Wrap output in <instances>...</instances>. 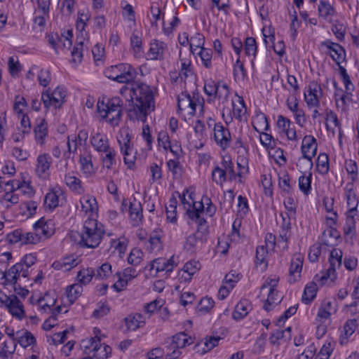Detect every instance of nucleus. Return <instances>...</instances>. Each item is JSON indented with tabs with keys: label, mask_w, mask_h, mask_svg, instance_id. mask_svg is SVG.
I'll use <instances>...</instances> for the list:
<instances>
[{
	"label": "nucleus",
	"mask_w": 359,
	"mask_h": 359,
	"mask_svg": "<svg viewBox=\"0 0 359 359\" xmlns=\"http://www.w3.org/2000/svg\"><path fill=\"white\" fill-rule=\"evenodd\" d=\"M133 104L128 111L131 121L145 122L150 111L154 109V89L146 83H139L132 90Z\"/></svg>",
	"instance_id": "1"
},
{
	"label": "nucleus",
	"mask_w": 359,
	"mask_h": 359,
	"mask_svg": "<svg viewBox=\"0 0 359 359\" xmlns=\"http://www.w3.org/2000/svg\"><path fill=\"white\" fill-rule=\"evenodd\" d=\"M203 209V203L194 202L187 211L189 218L198 224L196 231L187 236L184 244V250L190 255L195 253L206 241L208 226L205 218L200 217Z\"/></svg>",
	"instance_id": "2"
},
{
	"label": "nucleus",
	"mask_w": 359,
	"mask_h": 359,
	"mask_svg": "<svg viewBox=\"0 0 359 359\" xmlns=\"http://www.w3.org/2000/svg\"><path fill=\"white\" fill-rule=\"evenodd\" d=\"M104 226L96 219H87L83 226L81 233L72 231L70 238L83 247L95 248L99 245L104 234Z\"/></svg>",
	"instance_id": "3"
},
{
	"label": "nucleus",
	"mask_w": 359,
	"mask_h": 359,
	"mask_svg": "<svg viewBox=\"0 0 359 359\" xmlns=\"http://www.w3.org/2000/svg\"><path fill=\"white\" fill-rule=\"evenodd\" d=\"M97 109L100 117L112 127L118 126L123 114V101L118 97L99 100Z\"/></svg>",
	"instance_id": "4"
},
{
	"label": "nucleus",
	"mask_w": 359,
	"mask_h": 359,
	"mask_svg": "<svg viewBox=\"0 0 359 359\" xmlns=\"http://www.w3.org/2000/svg\"><path fill=\"white\" fill-rule=\"evenodd\" d=\"M104 75L121 83H128L136 77L135 69L129 64L121 63L112 65L104 70Z\"/></svg>",
	"instance_id": "5"
},
{
	"label": "nucleus",
	"mask_w": 359,
	"mask_h": 359,
	"mask_svg": "<svg viewBox=\"0 0 359 359\" xmlns=\"http://www.w3.org/2000/svg\"><path fill=\"white\" fill-rule=\"evenodd\" d=\"M117 141L120 146L121 152L123 155L125 164L129 168L135 163V156L131 144V134L128 128H121L117 136Z\"/></svg>",
	"instance_id": "6"
},
{
	"label": "nucleus",
	"mask_w": 359,
	"mask_h": 359,
	"mask_svg": "<svg viewBox=\"0 0 359 359\" xmlns=\"http://www.w3.org/2000/svg\"><path fill=\"white\" fill-rule=\"evenodd\" d=\"M204 91L208 96H214L219 103L225 104L228 102L230 92L226 83L216 82L212 79L205 81Z\"/></svg>",
	"instance_id": "7"
},
{
	"label": "nucleus",
	"mask_w": 359,
	"mask_h": 359,
	"mask_svg": "<svg viewBox=\"0 0 359 359\" xmlns=\"http://www.w3.org/2000/svg\"><path fill=\"white\" fill-rule=\"evenodd\" d=\"M342 255L341 250L336 248L333 249L330 255V267L328 268L327 273L320 277L316 275L314 278L315 280L318 282L320 285H325L327 278H330L332 280L335 278L336 269L339 268L341 265Z\"/></svg>",
	"instance_id": "8"
},
{
	"label": "nucleus",
	"mask_w": 359,
	"mask_h": 359,
	"mask_svg": "<svg viewBox=\"0 0 359 359\" xmlns=\"http://www.w3.org/2000/svg\"><path fill=\"white\" fill-rule=\"evenodd\" d=\"M201 102L198 97H191L189 94L182 93L178 96L177 107L178 111L184 116H192L196 113V107L197 104H200Z\"/></svg>",
	"instance_id": "9"
},
{
	"label": "nucleus",
	"mask_w": 359,
	"mask_h": 359,
	"mask_svg": "<svg viewBox=\"0 0 359 359\" xmlns=\"http://www.w3.org/2000/svg\"><path fill=\"white\" fill-rule=\"evenodd\" d=\"M317 147L316 140L313 136L306 135L303 138L301 147L302 158L299 161H305L309 169L313 166L312 158L316 154Z\"/></svg>",
	"instance_id": "10"
},
{
	"label": "nucleus",
	"mask_w": 359,
	"mask_h": 359,
	"mask_svg": "<svg viewBox=\"0 0 359 359\" xmlns=\"http://www.w3.org/2000/svg\"><path fill=\"white\" fill-rule=\"evenodd\" d=\"M66 92L63 88L57 87L53 93H50L48 90L42 93L41 100L46 108L50 106L55 108L60 107L65 101Z\"/></svg>",
	"instance_id": "11"
},
{
	"label": "nucleus",
	"mask_w": 359,
	"mask_h": 359,
	"mask_svg": "<svg viewBox=\"0 0 359 359\" xmlns=\"http://www.w3.org/2000/svg\"><path fill=\"white\" fill-rule=\"evenodd\" d=\"M39 241L46 240L54 234L55 223L52 219H45L43 217L38 220L33 226Z\"/></svg>",
	"instance_id": "12"
},
{
	"label": "nucleus",
	"mask_w": 359,
	"mask_h": 359,
	"mask_svg": "<svg viewBox=\"0 0 359 359\" xmlns=\"http://www.w3.org/2000/svg\"><path fill=\"white\" fill-rule=\"evenodd\" d=\"M322 96L320 86L315 81L310 82L307 90L304 92V99L309 108H317L320 105V97Z\"/></svg>",
	"instance_id": "13"
},
{
	"label": "nucleus",
	"mask_w": 359,
	"mask_h": 359,
	"mask_svg": "<svg viewBox=\"0 0 359 359\" xmlns=\"http://www.w3.org/2000/svg\"><path fill=\"white\" fill-rule=\"evenodd\" d=\"M216 128H213L214 140L217 146L222 150L224 151L230 147L231 142V136L229 130L224 127L221 123L215 125Z\"/></svg>",
	"instance_id": "14"
},
{
	"label": "nucleus",
	"mask_w": 359,
	"mask_h": 359,
	"mask_svg": "<svg viewBox=\"0 0 359 359\" xmlns=\"http://www.w3.org/2000/svg\"><path fill=\"white\" fill-rule=\"evenodd\" d=\"M149 50L147 53V57L151 60H163L165 55L168 51V46L165 42L158 40L152 39L149 44Z\"/></svg>",
	"instance_id": "15"
},
{
	"label": "nucleus",
	"mask_w": 359,
	"mask_h": 359,
	"mask_svg": "<svg viewBox=\"0 0 359 359\" xmlns=\"http://www.w3.org/2000/svg\"><path fill=\"white\" fill-rule=\"evenodd\" d=\"M5 307L8 309V312L19 320L22 319L25 316L24 306L20 300L15 295H10L5 301Z\"/></svg>",
	"instance_id": "16"
},
{
	"label": "nucleus",
	"mask_w": 359,
	"mask_h": 359,
	"mask_svg": "<svg viewBox=\"0 0 359 359\" xmlns=\"http://www.w3.org/2000/svg\"><path fill=\"white\" fill-rule=\"evenodd\" d=\"M344 194L348 208L346 214L358 215L359 200L355 192V187L353 182H348L346 184Z\"/></svg>",
	"instance_id": "17"
},
{
	"label": "nucleus",
	"mask_w": 359,
	"mask_h": 359,
	"mask_svg": "<svg viewBox=\"0 0 359 359\" xmlns=\"http://www.w3.org/2000/svg\"><path fill=\"white\" fill-rule=\"evenodd\" d=\"M276 125L279 133H284L288 140L294 141L297 140L296 130L289 118L283 115H278L277 116Z\"/></svg>",
	"instance_id": "18"
},
{
	"label": "nucleus",
	"mask_w": 359,
	"mask_h": 359,
	"mask_svg": "<svg viewBox=\"0 0 359 359\" xmlns=\"http://www.w3.org/2000/svg\"><path fill=\"white\" fill-rule=\"evenodd\" d=\"M355 332H359V313L344 323L340 337L341 344H346L347 339Z\"/></svg>",
	"instance_id": "19"
},
{
	"label": "nucleus",
	"mask_w": 359,
	"mask_h": 359,
	"mask_svg": "<svg viewBox=\"0 0 359 359\" xmlns=\"http://www.w3.org/2000/svg\"><path fill=\"white\" fill-rule=\"evenodd\" d=\"M64 194L60 188H53L45 196L44 204L46 208L54 210L62 205Z\"/></svg>",
	"instance_id": "20"
},
{
	"label": "nucleus",
	"mask_w": 359,
	"mask_h": 359,
	"mask_svg": "<svg viewBox=\"0 0 359 359\" xmlns=\"http://www.w3.org/2000/svg\"><path fill=\"white\" fill-rule=\"evenodd\" d=\"M118 280L113 285L117 292H121L127 285L129 280L137 276V271L133 267H128L123 272L116 273Z\"/></svg>",
	"instance_id": "21"
},
{
	"label": "nucleus",
	"mask_w": 359,
	"mask_h": 359,
	"mask_svg": "<svg viewBox=\"0 0 359 359\" xmlns=\"http://www.w3.org/2000/svg\"><path fill=\"white\" fill-rule=\"evenodd\" d=\"M322 46L330 50V55L335 62L339 65L345 60L346 52L344 48L339 43L327 40L322 43Z\"/></svg>",
	"instance_id": "22"
},
{
	"label": "nucleus",
	"mask_w": 359,
	"mask_h": 359,
	"mask_svg": "<svg viewBox=\"0 0 359 359\" xmlns=\"http://www.w3.org/2000/svg\"><path fill=\"white\" fill-rule=\"evenodd\" d=\"M91 340V346L93 351L94 352L93 357L87 356L82 359H107L111 354V348L107 345H104L102 349L100 345V339L97 337L92 338Z\"/></svg>",
	"instance_id": "23"
},
{
	"label": "nucleus",
	"mask_w": 359,
	"mask_h": 359,
	"mask_svg": "<svg viewBox=\"0 0 359 359\" xmlns=\"http://www.w3.org/2000/svg\"><path fill=\"white\" fill-rule=\"evenodd\" d=\"M80 262L81 260L78 256L69 255L58 261L54 262L52 266L56 270L68 271L79 265Z\"/></svg>",
	"instance_id": "24"
},
{
	"label": "nucleus",
	"mask_w": 359,
	"mask_h": 359,
	"mask_svg": "<svg viewBox=\"0 0 359 359\" xmlns=\"http://www.w3.org/2000/svg\"><path fill=\"white\" fill-rule=\"evenodd\" d=\"M90 144L93 148L98 153L102 154L103 151L110 148L109 139L107 136L102 133L97 132L91 135Z\"/></svg>",
	"instance_id": "25"
},
{
	"label": "nucleus",
	"mask_w": 359,
	"mask_h": 359,
	"mask_svg": "<svg viewBox=\"0 0 359 359\" xmlns=\"http://www.w3.org/2000/svg\"><path fill=\"white\" fill-rule=\"evenodd\" d=\"M34 133L36 144L43 145L48 133V124L44 118H39L36 120Z\"/></svg>",
	"instance_id": "26"
},
{
	"label": "nucleus",
	"mask_w": 359,
	"mask_h": 359,
	"mask_svg": "<svg viewBox=\"0 0 359 359\" xmlns=\"http://www.w3.org/2000/svg\"><path fill=\"white\" fill-rule=\"evenodd\" d=\"M36 173L41 179H46L49 176V169L51 164L50 157L48 154H41L36 159Z\"/></svg>",
	"instance_id": "27"
},
{
	"label": "nucleus",
	"mask_w": 359,
	"mask_h": 359,
	"mask_svg": "<svg viewBox=\"0 0 359 359\" xmlns=\"http://www.w3.org/2000/svg\"><path fill=\"white\" fill-rule=\"evenodd\" d=\"M81 211L85 214L93 216L98 211V205L96 198L91 195H85L80 199Z\"/></svg>",
	"instance_id": "28"
},
{
	"label": "nucleus",
	"mask_w": 359,
	"mask_h": 359,
	"mask_svg": "<svg viewBox=\"0 0 359 359\" xmlns=\"http://www.w3.org/2000/svg\"><path fill=\"white\" fill-rule=\"evenodd\" d=\"M175 266V262L173 257L170 259H165L163 257H159L154 259L151 263V270H155L156 272L158 271H171Z\"/></svg>",
	"instance_id": "29"
},
{
	"label": "nucleus",
	"mask_w": 359,
	"mask_h": 359,
	"mask_svg": "<svg viewBox=\"0 0 359 359\" xmlns=\"http://www.w3.org/2000/svg\"><path fill=\"white\" fill-rule=\"evenodd\" d=\"M92 158L89 152H85L79 156L80 169L86 177H90L95 172Z\"/></svg>",
	"instance_id": "30"
},
{
	"label": "nucleus",
	"mask_w": 359,
	"mask_h": 359,
	"mask_svg": "<svg viewBox=\"0 0 359 359\" xmlns=\"http://www.w3.org/2000/svg\"><path fill=\"white\" fill-rule=\"evenodd\" d=\"M340 239L339 232L332 226H329L322 233V243L327 246H334L337 245Z\"/></svg>",
	"instance_id": "31"
},
{
	"label": "nucleus",
	"mask_w": 359,
	"mask_h": 359,
	"mask_svg": "<svg viewBox=\"0 0 359 359\" xmlns=\"http://www.w3.org/2000/svg\"><path fill=\"white\" fill-rule=\"evenodd\" d=\"M145 320L146 318L143 315L137 313L128 315L124 318V322L128 330L135 331L145 325Z\"/></svg>",
	"instance_id": "32"
},
{
	"label": "nucleus",
	"mask_w": 359,
	"mask_h": 359,
	"mask_svg": "<svg viewBox=\"0 0 359 359\" xmlns=\"http://www.w3.org/2000/svg\"><path fill=\"white\" fill-rule=\"evenodd\" d=\"M20 265H13L7 271L0 272L1 278L4 280V285H12L15 291L17 285L16 273L18 271H22V268H20Z\"/></svg>",
	"instance_id": "33"
},
{
	"label": "nucleus",
	"mask_w": 359,
	"mask_h": 359,
	"mask_svg": "<svg viewBox=\"0 0 359 359\" xmlns=\"http://www.w3.org/2000/svg\"><path fill=\"white\" fill-rule=\"evenodd\" d=\"M130 218L133 226H138L142 221L143 214L141 203L136 200L130 203Z\"/></svg>",
	"instance_id": "34"
},
{
	"label": "nucleus",
	"mask_w": 359,
	"mask_h": 359,
	"mask_svg": "<svg viewBox=\"0 0 359 359\" xmlns=\"http://www.w3.org/2000/svg\"><path fill=\"white\" fill-rule=\"evenodd\" d=\"M233 115L239 121L247 120V107L242 97L238 96L236 102L232 101Z\"/></svg>",
	"instance_id": "35"
},
{
	"label": "nucleus",
	"mask_w": 359,
	"mask_h": 359,
	"mask_svg": "<svg viewBox=\"0 0 359 359\" xmlns=\"http://www.w3.org/2000/svg\"><path fill=\"white\" fill-rule=\"evenodd\" d=\"M162 231L156 229L152 231L149 236L147 248L151 252H158L162 249Z\"/></svg>",
	"instance_id": "36"
},
{
	"label": "nucleus",
	"mask_w": 359,
	"mask_h": 359,
	"mask_svg": "<svg viewBox=\"0 0 359 359\" xmlns=\"http://www.w3.org/2000/svg\"><path fill=\"white\" fill-rule=\"evenodd\" d=\"M278 187L282 195H291L293 192L290 177L285 171L278 174Z\"/></svg>",
	"instance_id": "37"
},
{
	"label": "nucleus",
	"mask_w": 359,
	"mask_h": 359,
	"mask_svg": "<svg viewBox=\"0 0 359 359\" xmlns=\"http://www.w3.org/2000/svg\"><path fill=\"white\" fill-rule=\"evenodd\" d=\"M252 309L250 302L247 299L241 300L236 306L233 313V318L238 320L245 317Z\"/></svg>",
	"instance_id": "38"
},
{
	"label": "nucleus",
	"mask_w": 359,
	"mask_h": 359,
	"mask_svg": "<svg viewBox=\"0 0 359 359\" xmlns=\"http://www.w3.org/2000/svg\"><path fill=\"white\" fill-rule=\"evenodd\" d=\"M65 182L66 185L72 191L77 194H82L84 193V188L82 185L81 180L76 176L67 174L65 176Z\"/></svg>",
	"instance_id": "39"
},
{
	"label": "nucleus",
	"mask_w": 359,
	"mask_h": 359,
	"mask_svg": "<svg viewBox=\"0 0 359 359\" xmlns=\"http://www.w3.org/2000/svg\"><path fill=\"white\" fill-rule=\"evenodd\" d=\"M252 124L254 129L257 133L266 131L269 128L268 119L266 115L262 112H259L256 114V115L252 118Z\"/></svg>",
	"instance_id": "40"
},
{
	"label": "nucleus",
	"mask_w": 359,
	"mask_h": 359,
	"mask_svg": "<svg viewBox=\"0 0 359 359\" xmlns=\"http://www.w3.org/2000/svg\"><path fill=\"white\" fill-rule=\"evenodd\" d=\"M19 203V196L13 191H6L0 197V205L2 208L8 210Z\"/></svg>",
	"instance_id": "41"
},
{
	"label": "nucleus",
	"mask_w": 359,
	"mask_h": 359,
	"mask_svg": "<svg viewBox=\"0 0 359 359\" xmlns=\"http://www.w3.org/2000/svg\"><path fill=\"white\" fill-rule=\"evenodd\" d=\"M90 18V13L88 9H82L78 11L76 27L82 37H83V32L86 29Z\"/></svg>",
	"instance_id": "42"
},
{
	"label": "nucleus",
	"mask_w": 359,
	"mask_h": 359,
	"mask_svg": "<svg viewBox=\"0 0 359 359\" xmlns=\"http://www.w3.org/2000/svg\"><path fill=\"white\" fill-rule=\"evenodd\" d=\"M93 277H95L94 269L90 267L82 268L77 273V283L83 287V285H86L90 283Z\"/></svg>",
	"instance_id": "43"
},
{
	"label": "nucleus",
	"mask_w": 359,
	"mask_h": 359,
	"mask_svg": "<svg viewBox=\"0 0 359 359\" xmlns=\"http://www.w3.org/2000/svg\"><path fill=\"white\" fill-rule=\"evenodd\" d=\"M312 173L309 172L299 176L298 179V186L299 190L306 196L310 194L311 191Z\"/></svg>",
	"instance_id": "44"
},
{
	"label": "nucleus",
	"mask_w": 359,
	"mask_h": 359,
	"mask_svg": "<svg viewBox=\"0 0 359 359\" xmlns=\"http://www.w3.org/2000/svg\"><path fill=\"white\" fill-rule=\"evenodd\" d=\"M170 339L180 349L194 343L192 338L184 332L175 334Z\"/></svg>",
	"instance_id": "45"
},
{
	"label": "nucleus",
	"mask_w": 359,
	"mask_h": 359,
	"mask_svg": "<svg viewBox=\"0 0 359 359\" xmlns=\"http://www.w3.org/2000/svg\"><path fill=\"white\" fill-rule=\"evenodd\" d=\"M104 155L102 156L101 160L103 167L107 169H111L112 167L116 163V152L114 148H109L106 151H103Z\"/></svg>",
	"instance_id": "46"
},
{
	"label": "nucleus",
	"mask_w": 359,
	"mask_h": 359,
	"mask_svg": "<svg viewBox=\"0 0 359 359\" xmlns=\"http://www.w3.org/2000/svg\"><path fill=\"white\" fill-rule=\"evenodd\" d=\"M303 256L301 254H295L292 256L289 273L290 276L299 275L303 265Z\"/></svg>",
	"instance_id": "47"
},
{
	"label": "nucleus",
	"mask_w": 359,
	"mask_h": 359,
	"mask_svg": "<svg viewBox=\"0 0 359 359\" xmlns=\"http://www.w3.org/2000/svg\"><path fill=\"white\" fill-rule=\"evenodd\" d=\"M344 167L348 175L350 176L351 182H353L354 184V182L358 180V166L357 162L352 159H347L345 161Z\"/></svg>",
	"instance_id": "48"
},
{
	"label": "nucleus",
	"mask_w": 359,
	"mask_h": 359,
	"mask_svg": "<svg viewBox=\"0 0 359 359\" xmlns=\"http://www.w3.org/2000/svg\"><path fill=\"white\" fill-rule=\"evenodd\" d=\"M112 266L108 262L103 263L95 271V278L98 280H107L112 276Z\"/></svg>",
	"instance_id": "49"
},
{
	"label": "nucleus",
	"mask_w": 359,
	"mask_h": 359,
	"mask_svg": "<svg viewBox=\"0 0 359 359\" xmlns=\"http://www.w3.org/2000/svg\"><path fill=\"white\" fill-rule=\"evenodd\" d=\"M318 291V286L315 282H311L305 287L302 296V302L309 304L316 297Z\"/></svg>",
	"instance_id": "50"
},
{
	"label": "nucleus",
	"mask_w": 359,
	"mask_h": 359,
	"mask_svg": "<svg viewBox=\"0 0 359 359\" xmlns=\"http://www.w3.org/2000/svg\"><path fill=\"white\" fill-rule=\"evenodd\" d=\"M82 292L83 287L78 283L68 286L66 290L67 297L70 304H73L81 296Z\"/></svg>",
	"instance_id": "51"
},
{
	"label": "nucleus",
	"mask_w": 359,
	"mask_h": 359,
	"mask_svg": "<svg viewBox=\"0 0 359 359\" xmlns=\"http://www.w3.org/2000/svg\"><path fill=\"white\" fill-rule=\"evenodd\" d=\"M268 248L264 245H259L256 250V265L262 266L263 269H266L268 265Z\"/></svg>",
	"instance_id": "52"
},
{
	"label": "nucleus",
	"mask_w": 359,
	"mask_h": 359,
	"mask_svg": "<svg viewBox=\"0 0 359 359\" xmlns=\"http://www.w3.org/2000/svg\"><path fill=\"white\" fill-rule=\"evenodd\" d=\"M316 168L318 172L321 175H326L329 172V157L325 153H321L318 155L316 161Z\"/></svg>",
	"instance_id": "53"
},
{
	"label": "nucleus",
	"mask_w": 359,
	"mask_h": 359,
	"mask_svg": "<svg viewBox=\"0 0 359 359\" xmlns=\"http://www.w3.org/2000/svg\"><path fill=\"white\" fill-rule=\"evenodd\" d=\"M268 291V297L266 300L265 304H264V309L269 311L272 309V306L273 305H276L279 302H280L282 297L278 294L277 290H267Z\"/></svg>",
	"instance_id": "54"
},
{
	"label": "nucleus",
	"mask_w": 359,
	"mask_h": 359,
	"mask_svg": "<svg viewBox=\"0 0 359 359\" xmlns=\"http://www.w3.org/2000/svg\"><path fill=\"white\" fill-rule=\"evenodd\" d=\"M212 180L217 184L222 186L223 184L227 180L226 172L221 165V166L216 165L212 171Z\"/></svg>",
	"instance_id": "55"
},
{
	"label": "nucleus",
	"mask_w": 359,
	"mask_h": 359,
	"mask_svg": "<svg viewBox=\"0 0 359 359\" xmlns=\"http://www.w3.org/2000/svg\"><path fill=\"white\" fill-rule=\"evenodd\" d=\"M130 46L134 52L135 57H142L144 53L142 39L137 35L133 34L130 37Z\"/></svg>",
	"instance_id": "56"
},
{
	"label": "nucleus",
	"mask_w": 359,
	"mask_h": 359,
	"mask_svg": "<svg viewBox=\"0 0 359 359\" xmlns=\"http://www.w3.org/2000/svg\"><path fill=\"white\" fill-rule=\"evenodd\" d=\"M200 269V264L196 261H190L187 262L183 266V275L187 274V276H184L185 280L191 279V276L194 275Z\"/></svg>",
	"instance_id": "57"
},
{
	"label": "nucleus",
	"mask_w": 359,
	"mask_h": 359,
	"mask_svg": "<svg viewBox=\"0 0 359 359\" xmlns=\"http://www.w3.org/2000/svg\"><path fill=\"white\" fill-rule=\"evenodd\" d=\"M205 43V37L202 34L196 33L189 40V46L191 52L194 54L198 48H203Z\"/></svg>",
	"instance_id": "58"
},
{
	"label": "nucleus",
	"mask_w": 359,
	"mask_h": 359,
	"mask_svg": "<svg viewBox=\"0 0 359 359\" xmlns=\"http://www.w3.org/2000/svg\"><path fill=\"white\" fill-rule=\"evenodd\" d=\"M168 344L165 346L167 353L165 355V359H177L182 354L180 348L173 344V342L169 339L166 341Z\"/></svg>",
	"instance_id": "59"
},
{
	"label": "nucleus",
	"mask_w": 359,
	"mask_h": 359,
	"mask_svg": "<svg viewBox=\"0 0 359 359\" xmlns=\"http://www.w3.org/2000/svg\"><path fill=\"white\" fill-rule=\"evenodd\" d=\"M227 179L230 181L236 179L238 174L236 173L233 168V163L230 158H224L221 163Z\"/></svg>",
	"instance_id": "60"
},
{
	"label": "nucleus",
	"mask_w": 359,
	"mask_h": 359,
	"mask_svg": "<svg viewBox=\"0 0 359 359\" xmlns=\"http://www.w3.org/2000/svg\"><path fill=\"white\" fill-rule=\"evenodd\" d=\"M318 13L320 16L326 19L327 17L334 14V9L327 1L320 0L318 6Z\"/></svg>",
	"instance_id": "61"
},
{
	"label": "nucleus",
	"mask_w": 359,
	"mask_h": 359,
	"mask_svg": "<svg viewBox=\"0 0 359 359\" xmlns=\"http://www.w3.org/2000/svg\"><path fill=\"white\" fill-rule=\"evenodd\" d=\"M35 342V337L28 331L23 332L21 335L18 336V343H19V344L23 348L32 346L34 344Z\"/></svg>",
	"instance_id": "62"
},
{
	"label": "nucleus",
	"mask_w": 359,
	"mask_h": 359,
	"mask_svg": "<svg viewBox=\"0 0 359 359\" xmlns=\"http://www.w3.org/2000/svg\"><path fill=\"white\" fill-rule=\"evenodd\" d=\"M214 305L215 302L211 297H205L200 300L197 310L200 313H206L214 307Z\"/></svg>",
	"instance_id": "63"
},
{
	"label": "nucleus",
	"mask_w": 359,
	"mask_h": 359,
	"mask_svg": "<svg viewBox=\"0 0 359 359\" xmlns=\"http://www.w3.org/2000/svg\"><path fill=\"white\" fill-rule=\"evenodd\" d=\"M16 342L15 339L4 341L3 347L0 351V358L6 359L9 355L13 354L15 351Z\"/></svg>",
	"instance_id": "64"
}]
</instances>
